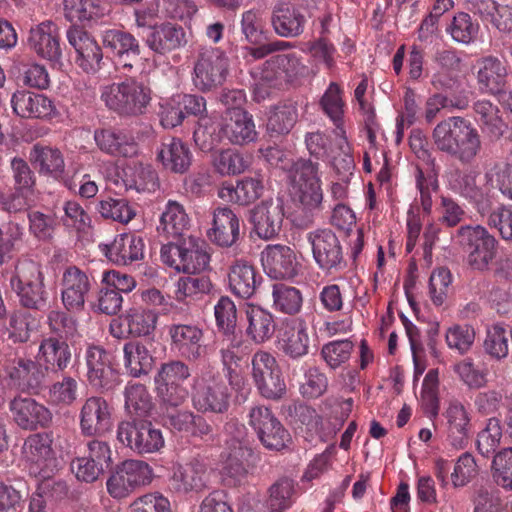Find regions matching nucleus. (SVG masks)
<instances>
[{
  "instance_id": "34",
  "label": "nucleus",
  "mask_w": 512,
  "mask_h": 512,
  "mask_svg": "<svg viewBox=\"0 0 512 512\" xmlns=\"http://www.w3.org/2000/svg\"><path fill=\"white\" fill-rule=\"evenodd\" d=\"M94 140L101 151L112 156L133 157L138 153L134 137L124 130H96Z\"/></svg>"
},
{
  "instance_id": "40",
  "label": "nucleus",
  "mask_w": 512,
  "mask_h": 512,
  "mask_svg": "<svg viewBox=\"0 0 512 512\" xmlns=\"http://www.w3.org/2000/svg\"><path fill=\"white\" fill-rule=\"evenodd\" d=\"M321 106L327 116L336 124L338 134L341 137L339 147L347 157L344 161L348 168L352 165V158L349 156V145L346 137L344 136L345 131L340 127L342 116H343V101L341 98V90L337 83L332 82L328 86L326 92L321 98Z\"/></svg>"
},
{
  "instance_id": "55",
  "label": "nucleus",
  "mask_w": 512,
  "mask_h": 512,
  "mask_svg": "<svg viewBox=\"0 0 512 512\" xmlns=\"http://www.w3.org/2000/svg\"><path fill=\"white\" fill-rule=\"evenodd\" d=\"M502 439L501 422L496 417L487 420L486 426L477 435V450L483 457L493 455L500 445Z\"/></svg>"
},
{
  "instance_id": "4",
  "label": "nucleus",
  "mask_w": 512,
  "mask_h": 512,
  "mask_svg": "<svg viewBox=\"0 0 512 512\" xmlns=\"http://www.w3.org/2000/svg\"><path fill=\"white\" fill-rule=\"evenodd\" d=\"M10 285L22 307L36 311H43L48 307V292L38 263L27 259L19 260L10 278Z\"/></svg>"
},
{
  "instance_id": "63",
  "label": "nucleus",
  "mask_w": 512,
  "mask_h": 512,
  "mask_svg": "<svg viewBox=\"0 0 512 512\" xmlns=\"http://www.w3.org/2000/svg\"><path fill=\"white\" fill-rule=\"evenodd\" d=\"M164 444L162 431L150 421L144 420L135 453L140 455L155 453L162 449Z\"/></svg>"
},
{
  "instance_id": "31",
  "label": "nucleus",
  "mask_w": 512,
  "mask_h": 512,
  "mask_svg": "<svg viewBox=\"0 0 512 512\" xmlns=\"http://www.w3.org/2000/svg\"><path fill=\"white\" fill-rule=\"evenodd\" d=\"M213 243L229 247L239 237V219L229 207H218L213 212L212 227L207 232Z\"/></svg>"
},
{
  "instance_id": "48",
  "label": "nucleus",
  "mask_w": 512,
  "mask_h": 512,
  "mask_svg": "<svg viewBox=\"0 0 512 512\" xmlns=\"http://www.w3.org/2000/svg\"><path fill=\"white\" fill-rule=\"evenodd\" d=\"M124 396L125 408L131 416L147 417L154 408L152 396L143 384L128 383Z\"/></svg>"
},
{
  "instance_id": "29",
  "label": "nucleus",
  "mask_w": 512,
  "mask_h": 512,
  "mask_svg": "<svg viewBox=\"0 0 512 512\" xmlns=\"http://www.w3.org/2000/svg\"><path fill=\"white\" fill-rule=\"evenodd\" d=\"M261 279L254 265L245 259H236L229 267V288L242 299H248L255 294Z\"/></svg>"
},
{
  "instance_id": "42",
  "label": "nucleus",
  "mask_w": 512,
  "mask_h": 512,
  "mask_svg": "<svg viewBox=\"0 0 512 512\" xmlns=\"http://www.w3.org/2000/svg\"><path fill=\"white\" fill-rule=\"evenodd\" d=\"M298 120V105L294 101H284L273 106L268 115L266 129L271 137L288 134Z\"/></svg>"
},
{
  "instance_id": "58",
  "label": "nucleus",
  "mask_w": 512,
  "mask_h": 512,
  "mask_svg": "<svg viewBox=\"0 0 512 512\" xmlns=\"http://www.w3.org/2000/svg\"><path fill=\"white\" fill-rule=\"evenodd\" d=\"M216 325L221 334L241 331L237 328V308L228 297L222 296L214 307Z\"/></svg>"
},
{
  "instance_id": "56",
  "label": "nucleus",
  "mask_w": 512,
  "mask_h": 512,
  "mask_svg": "<svg viewBox=\"0 0 512 512\" xmlns=\"http://www.w3.org/2000/svg\"><path fill=\"white\" fill-rule=\"evenodd\" d=\"M512 332L507 327L495 324L487 330L484 341V350L496 359L505 358L508 355V342Z\"/></svg>"
},
{
  "instance_id": "53",
  "label": "nucleus",
  "mask_w": 512,
  "mask_h": 512,
  "mask_svg": "<svg viewBox=\"0 0 512 512\" xmlns=\"http://www.w3.org/2000/svg\"><path fill=\"white\" fill-rule=\"evenodd\" d=\"M210 261V255L198 244L189 241L181 246L180 270L185 273H197L205 270Z\"/></svg>"
},
{
  "instance_id": "37",
  "label": "nucleus",
  "mask_w": 512,
  "mask_h": 512,
  "mask_svg": "<svg viewBox=\"0 0 512 512\" xmlns=\"http://www.w3.org/2000/svg\"><path fill=\"white\" fill-rule=\"evenodd\" d=\"M144 243L141 237L133 234L118 235L111 244L103 246L102 251L114 263L128 265L143 257Z\"/></svg>"
},
{
  "instance_id": "41",
  "label": "nucleus",
  "mask_w": 512,
  "mask_h": 512,
  "mask_svg": "<svg viewBox=\"0 0 512 512\" xmlns=\"http://www.w3.org/2000/svg\"><path fill=\"white\" fill-rule=\"evenodd\" d=\"M434 62L439 70L432 77L436 89L453 90L457 80L452 73L460 69L461 59L455 50L440 49L434 55Z\"/></svg>"
},
{
  "instance_id": "16",
  "label": "nucleus",
  "mask_w": 512,
  "mask_h": 512,
  "mask_svg": "<svg viewBox=\"0 0 512 512\" xmlns=\"http://www.w3.org/2000/svg\"><path fill=\"white\" fill-rule=\"evenodd\" d=\"M11 384L23 392L36 393L45 383L46 368L32 359L18 357L5 366Z\"/></svg>"
},
{
  "instance_id": "62",
  "label": "nucleus",
  "mask_w": 512,
  "mask_h": 512,
  "mask_svg": "<svg viewBox=\"0 0 512 512\" xmlns=\"http://www.w3.org/2000/svg\"><path fill=\"white\" fill-rule=\"evenodd\" d=\"M157 315L151 310L132 309L127 315L129 333L140 337L149 335L154 329Z\"/></svg>"
},
{
  "instance_id": "60",
  "label": "nucleus",
  "mask_w": 512,
  "mask_h": 512,
  "mask_svg": "<svg viewBox=\"0 0 512 512\" xmlns=\"http://www.w3.org/2000/svg\"><path fill=\"white\" fill-rule=\"evenodd\" d=\"M78 382L71 376H64L60 381H56L49 388V398L57 405L70 406L78 396Z\"/></svg>"
},
{
  "instance_id": "6",
  "label": "nucleus",
  "mask_w": 512,
  "mask_h": 512,
  "mask_svg": "<svg viewBox=\"0 0 512 512\" xmlns=\"http://www.w3.org/2000/svg\"><path fill=\"white\" fill-rule=\"evenodd\" d=\"M292 179L302 210L307 213L303 222V225L307 226L312 223V213L320 208L323 200L318 163L305 159L298 160L294 164Z\"/></svg>"
},
{
  "instance_id": "24",
  "label": "nucleus",
  "mask_w": 512,
  "mask_h": 512,
  "mask_svg": "<svg viewBox=\"0 0 512 512\" xmlns=\"http://www.w3.org/2000/svg\"><path fill=\"white\" fill-rule=\"evenodd\" d=\"M91 288L88 275L76 266H69L62 276L61 298L68 311H81Z\"/></svg>"
},
{
  "instance_id": "38",
  "label": "nucleus",
  "mask_w": 512,
  "mask_h": 512,
  "mask_svg": "<svg viewBox=\"0 0 512 512\" xmlns=\"http://www.w3.org/2000/svg\"><path fill=\"white\" fill-rule=\"evenodd\" d=\"M475 118L482 132L491 140H499L509 130L500 108L489 100H478L473 105Z\"/></svg>"
},
{
  "instance_id": "33",
  "label": "nucleus",
  "mask_w": 512,
  "mask_h": 512,
  "mask_svg": "<svg viewBox=\"0 0 512 512\" xmlns=\"http://www.w3.org/2000/svg\"><path fill=\"white\" fill-rule=\"evenodd\" d=\"M189 147L179 138H165L157 149V160L172 173H185L191 165Z\"/></svg>"
},
{
  "instance_id": "8",
  "label": "nucleus",
  "mask_w": 512,
  "mask_h": 512,
  "mask_svg": "<svg viewBox=\"0 0 512 512\" xmlns=\"http://www.w3.org/2000/svg\"><path fill=\"white\" fill-rule=\"evenodd\" d=\"M251 376L260 395L279 400L286 394V383L276 358L259 350L251 358Z\"/></svg>"
},
{
  "instance_id": "14",
  "label": "nucleus",
  "mask_w": 512,
  "mask_h": 512,
  "mask_svg": "<svg viewBox=\"0 0 512 512\" xmlns=\"http://www.w3.org/2000/svg\"><path fill=\"white\" fill-rule=\"evenodd\" d=\"M12 419L23 430L46 428L52 422L51 411L31 397H14L9 403Z\"/></svg>"
},
{
  "instance_id": "47",
  "label": "nucleus",
  "mask_w": 512,
  "mask_h": 512,
  "mask_svg": "<svg viewBox=\"0 0 512 512\" xmlns=\"http://www.w3.org/2000/svg\"><path fill=\"white\" fill-rule=\"evenodd\" d=\"M264 186L261 180L256 178H244L238 181L236 187H222L219 197L228 199L239 205H248L257 200L263 193Z\"/></svg>"
},
{
  "instance_id": "1",
  "label": "nucleus",
  "mask_w": 512,
  "mask_h": 512,
  "mask_svg": "<svg viewBox=\"0 0 512 512\" xmlns=\"http://www.w3.org/2000/svg\"><path fill=\"white\" fill-rule=\"evenodd\" d=\"M436 149L461 165H471L482 151V139L467 119L451 116L439 122L432 132Z\"/></svg>"
},
{
  "instance_id": "28",
  "label": "nucleus",
  "mask_w": 512,
  "mask_h": 512,
  "mask_svg": "<svg viewBox=\"0 0 512 512\" xmlns=\"http://www.w3.org/2000/svg\"><path fill=\"white\" fill-rule=\"evenodd\" d=\"M28 42L38 56L51 62L61 59L58 27L53 22L44 21L31 28Z\"/></svg>"
},
{
  "instance_id": "35",
  "label": "nucleus",
  "mask_w": 512,
  "mask_h": 512,
  "mask_svg": "<svg viewBox=\"0 0 512 512\" xmlns=\"http://www.w3.org/2000/svg\"><path fill=\"white\" fill-rule=\"evenodd\" d=\"M445 417L450 444L456 449L464 448L468 442L470 430V416L467 409L462 402L452 399L445 411Z\"/></svg>"
},
{
  "instance_id": "32",
  "label": "nucleus",
  "mask_w": 512,
  "mask_h": 512,
  "mask_svg": "<svg viewBox=\"0 0 512 512\" xmlns=\"http://www.w3.org/2000/svg\"><path fill=\"white\" fill-rule=\"evenodd\" d=\"M220 132L234 145H245L257 138V131L252 116L245 110H235L224 117Z\"/></svg>"
},
{
  "instance_id": "9",
  "label": "nucleus",
  "mask_w": 512,
  "mask_h": 512,
  "mask_svg": "<svg viewBox=\"0 0 512 512\" xmlns=\"http://www.w3.org/2000/svg\"><path fill=\"white\" fill-rule=\"evenodd\" d=\"M228 58L218 48H203L194 65L193 83L201 91H210L226 80Z\"/></svg>"
},
{
  "instance_id": "22",
  "label": "nucleus",
  "mask_w": 512,
  "mask_h": 512,
  "mask_svg": "<svg viewBox=\"0 0 512 512\" xmlns=\"http://www.w3.org/2000/svg\"><path fill=\"white\" fill-rule=\"evenodd\" d=\"M52 443V435L43 432L28 436L22 446L23 456L31 464L41 467L39 473L43 478L49 477L56 467Z\"/></svg>"
},
{
  "instance_id": "25",
  "label": "nucleus",
  "mask_w": 512,
  "mask_h": 512,
  "mask_svg": "<svg viewBox=\"0 0 512 512\" xmlns=\"http://www.w3.org/2000/svg\"><path fill=\"white\" fill-rule=\"evenodd\" d=\"M10 102L13 112L24 119H45L55 113V106L47 96L28 90L14 92Z\"/></svg>"
},
{
  "instance_id": "49",
  "label": "nucleus",
  "mask_w": 512,
  "mask_h": 512,
  "mask_svg": "<svg viewBox=\"0 0 512 512\" xmlns=\"http://www.w3.org/2000/svg\"><path fill=\"white\" fill-rule=\"evenodd\" d=\"M64 16L70 22H87L104 15L100 0H63Z\"/></svg>"
},
{
  "instance_id": "43",
  "label": "nucleus",
  "mask_w": 512,
  "mask_h": 512,
  "mask_svg": "<svg viewBox=\"0 0 512 512\" xmlns=\"http://www.w3.org/2000/svg\"><path fill=\"white\" fill-rule=\"evenodd\" d=\"M123 363L130 376L140 377L149 373L153 367L154 359L143 343L129 341L123 346Z\"/></svg>"
},
{
  "instance_id": "10",
  "label": "nucleus",
  "mask_w": 512,
  "mask_h": 512,
  "mask_svg": "<svg viewBox=\"0 0 512 512\" xmlns=\"http://www.w3.org/2000/svg\"><path fill=\"white\" fill-rule=\"evenodd\" d=\"M248 424L269 450H282L291 441L289 432L266 406H252L248 412Z\"/></svg>"
},
{
  "instance_id": "12",
  "label": "nucleus",
  "mask_w": 512,
  "mask_h": 512,
  "mask_svg": "<svg viewBox=\"0 0 512 512\" xmlns=\"http://www.w3.org/2000/svg\"><path fill=\"white\" fill-rule=\"evenodd\" d=\"M208 480L209 472L206 463L195 457L185 464H173L169 487L174 492L181 494L199 492L206 488Z\"/></svg>"
},
{
  "instance_id": "57",
  "label": "nucleus",
  "mask_w": 512,
  "mask_h": 512,
  "mask_svg": "<svg viewBox=\"0 0 512 512\" xmlns=\"http://www.w3.org/2000/svg\"><path fill=\"white\" fill-rule=\"evenodd\" d=\"M23 229L18 223L9 222L0 227V265L12 258L22 245Z\"/></svg>"
},
{
  "instance_id": "61",
  "label": "nucleus",
  "mask_w": 512,
  "mask_h": 512,
  "mask_svg": "<svg viewBox=\"0 0 512 512\" xmlns=\"http://www.w3.org/2000/svg\"><path fill=\"white\" fill-rule=\"evenodd\" d=\"M213 165L221 175H237L244 172L248 166L244 157L232 149L219 152L214 157Z\"/></svg>"
},
{
  "instance_id": "39",
  "label": "nucleus",
  "mask_w": 512,
  "mask_h": 512,
  "mask_svg": "<svg viewBox=\"0 0 512 512\" xmlns=\"http://www.w3.org/2000/svg\"><path fill=\"white\" fill-rule=\"evenodd\" d=\"M248 326L246 334L255 344L270 340L276 329V322L271 312L257 305H248L246 309Z\"/></svg>"
},
{
  "instance_id": "44",
  "label": "nucleus",
  "mask_w": 512,
  "mask_h": 512,
  "mask_svg": "<svg viewBox=\"0 0 512 512\" xmlns=\"http://www.w3.org/2000/svg\"><path fill=\"white\" fill-rule=\"evenodd\" d=\"M30 161L40 174L58 178L64 172V158L57 148L36 144L30 152Z\"/></svg>"
},
{
  "instance_id": "17",
  "label": "nucleus",
  "mask_w": 512,
  "mask_h": 512,
  "mask_svg": "<svg viewBox=\"0 0 512 512\" xmlns=\"http://www.w3.org/2000/svg\"><path fill=\"white\" fill-rule=\"evenodd\" d=\"M508 67L494 56H486L477 62V84L482 93L500 96L506 95Z\"/></svg>"
},
{
  "instance_id": "30",
  "label": "nucleus",
  "mask_w": 512,
  "mask_h": 512,
  "mask_svg": "<svg viewBox=\"0 0 512 512\" xmlns=\"http://www.w3.org/2000/svg\"><path fill=\"white\" fill-rule=\"evenodd\" d=\"M282 352L292 358L299 359L308 354L310 338L307 333L306 322L295 318L283 323L281 338Z\"/></svg>"
},
{
  "instance_id": "64",
  "label": "nucleus",
  "mask_w": 512,
  "mask_h": 512,
  "mask_svg": "<svg viewBox=\"0 0 512 512\" xmlns=\"http://www.w3.org/2000/svg\"><path fill=\"white\" fill-rule=\"evenodd\" d=\"M484 177L486 186L497 187L503 195L512 199V168L509 165L495 163Z\"/></svg>"
},
{
  "instance_id": "13",
  "label": "nucleus",
  "mask_w": 512,
  "mask_h": 512,
  "mask_svg": "<svg viewBox=\"0 0 512 512\" xmlns=\"http://www.w3.org/2000/svg\"><path fill=\"white\" fill-rule=\"evenodd\" d=\"M284 202L280 197L261 201L250 212V221L255 233L262 239L275 237L282 228Z\"/></svg>"
},
{
  "instance_id": "2",
  "label": "nucleus",
  "mask_w": 512,
  "mask_h": 512,
  "mask_svg": "<svg viewBox=\"0 0 512 512\" xmlns=\"http://www.w3.org/2000/svg\"><path fill=\"white\" fill-rule=\"evenodd\" d=\"M102 100L121 116H140L146 113L152 99V90L143 81L127 78L104 87Z\"/></svg>"
},
{
  "instance_id": "21",
  "label": "nucleus",
  "mask_w": 512,
  "mask_h": 512,
  "mask_svg": "<svg viewBox=\"0 0 512 512\" xmlns=\"http://www.w3.org/2000/svg\"><path fill=\"white\" fill-rule=\"evenodd\" d=\"M111 426V413L107 401L101 397H90L80 411V429L85 436H101Z\"/></svg>"
},
{
  "instance_id": "20",
  "label": "nucleus",
  "mask_w": 512,
  "mask_h": 512,
  "mask_svg": "<svg viewBox=\"0 0 512 512\" xmlns=\"http://www.w3.org/2000/svg\"><path fill=\"white\" fill-rule=\"evenodd\" d=\"M67 39L76 51V64L86 73L94 74L101 67L103 54L96 41L78 27H70Z\"/></svg>"
},
{
  "instance_id": "7",
  "label": "nucleus",
  "mask_w": 512,
  "mask_h": 512,
  "mask_svg": "<svg viewBox=\"0 0 512 512\" xmlns=\"http://www.w3.org/2000/svg\"><path fill=\"white\" fill-rule=\"evenodd\" d=\"M224 375L229 385L237 392L249 390L240 363L248 355V345L241 331L221 334L218 350Z\"/></svg>"
},
{
  "instance_id": "51",
  "label": "nucleus",
  "mask_w": 512,
  "mask_h": 512,
  "mask_svg": "<svg viewBox=\"0 0 512 512\" xmlns=\"http://www.w3.org/2000/svg\"><path fill=\"white\" fill-rule=\"evenodd\" d=\"M450 188L457 194L472 201L483 197L482 188L477 185V173L457 169L449 179Z\"/></svg>"
},
{
  "instance_id": "18",
  "label": "nucleus",
  "mask_w": 512,
  "mask_h": 512,
  "mask_svg": "<svg viewBox=\"0 0 512 512\" xmlns=\"http://www.w3.org/2000/svg\"><path fill=\"white\" fill-rule=\"evenodd\" d=\"M267 275L273 279H290L297 275L299 264L295 252L286 245H268L261 253Z\"/></svg>"
},
{
  "instance_id": "23",
  "label": "nucleus",
  "mask_w": 512,
  "mask_h": 512,
  "mask_svg": "<svg viewBox=\"0 0 512 512\" xmlns=\"http://www.w3.org/2000/svg\"><path fill=\"white\" fill-rule=\"evenodd\" d=\"M145 45L155 54L164 56L186 45V33L181 26L162 23L143 34Z\"/></svg>"
},
{
  "instance_id": "3",
  "label": "nucleus",
  "mask_w": 512,
  "mask_h": 512,
  "mask_svg": "<svg viewBox=\"0 0 512 512\" xmlns=\"http://www.w3.org/2000/svg\"><path fill=\"white\" fill-rule=\"evenodd\" d=\"M455 241L466 254V264L473 270H489L497 257L499 242L484 226H461L456 231Z\"/></svg>"
},
{
  "instance_id": "36",
  "label": "nucleus",
  "mask_w": 512,
  "mask_h": 512,
  "mask_svg": "<svg viewBox=\"0 0 512 512\" xmlns=\"http://www.w3.org/2000/svg\"><path fill=\"white\" fill-rule=\"evenodd\" d=\"M72 353L66 341L56 337L44 338L39 346L38 360L46 373L51 370L58 373L64 371L71 362Z\"/></svg>"
},
{
  "instance_id": "19",
  "label": "nucleus",
  "mask_w": 512,
  "mask_h": 512,
  "mask_svg": "<svg viewBox=\"0 0 512 512\" xmlns=\"http://www.w3.org/2000/svg\"><path fill=\"white\" fill-rule=\"evenodd\" d=\"M87 380L96 390H109L113 386L114 370L107 351L99 345L90 344L84 351Z\"/></svg>"
},
{
  "instance_id": "59",
  "label": "nucleus",
  "mask_w": 512,
  "mask_h": 512,
  "mask_svg": "<svg viewBox=\"0 0 512 512\" xmlns=\"http://www.w3.org/2000/svg\"><path fill=\"white\" fill-rule=\"evenodd\" d=\"M98 212L103 218L120 223H128L136 215L135 210L123 198L101 200L98 204Z\"/></svg>"
},
{
  "instance_id": "15",
  "label": "nucleus",
  "mask_w": 512,
  "mask_h": 512,
  "mask_svg": "<svg viewBox=\"0 0 512 512\" xmlns=\"http://www.w3.org/2000/svg\"><path fill=\"white\" fill-rule=\"evenodd\" d=\"M307 242L311 246L313 258L323 270L337 268L342 260V248L336 234L330 229H317L307 233Z\"/></svg>"
},
{
  "instance_id": "27",
  "label": "nucleus",
  "mask_w": 512,
  "mask_h": 512,
  "mask_svg": "<svg viewBox=\"0 0 512 512\" xmlns=\"http://www.w3.org/2000/svg\"><path fill=\"white\" fill-rule=\"evenodd\" d=\"M306 16L302 9L290 2L277 3L272 11L271 24L277 35L293 38L304 31Z\"/></svg>"
},
{
  "instance_id": "50",
  "label": "nucleus",
  "mask_w": 512,
  "mask_h": 512,
  "mask_svg": "<svg viewBox=\"0 0 512 512\" xmlns=\"http://www.w3.org/2000/svg\"><path fill=\"white\" fill-rule=\"evenodd\" d=\"M177 281L175 291L178 301L195 300L207 294L212 289V283L208 276L198 273H188Z\"/></svg>"
},
{
  "instance_id": "45",
  "label": "nucleus",
  "mask_w": 512,
  "mask_h": 512,
  "mask_svg": "<svg viewBox=\"0 0 512 512\" xmlns=\"http://www.w3.org/2000/svg\"><path fill=\"white\" fill-rule=\"evenodd\" d=\"M189 227V218L183 206L176 201H168L160 217L158 232L167 237L177 238Z\"/></svg>"
},
{
  "instance_id": "5",
  "label": "nucleus",
  "mask_w": 512,
  "mask_h": 512,
  "mask_svg": "<svg viewBox=\"0 0 512 512\" xmlns=\"http://www.w3.org/2000/svg\"><path fill=\"white\" fill-rule=\"evenodd\" d=\"M190 376V368L183 361L173 360L161 364L154 382L163 407L177 408L185 402L189 391L183 384Z\"/></svg>"
},
{
  "instance_id": "52",
  "label": "nucleus",
  "mask_w": 512,
  "mask_h": 512,
  "mask_svg": "<svg viewBox=\"0 0 512 512\" xmlns=\"http://www.w3.org/2000/svg\"><path fill=\"white\" fill-rule=\"evenodd\" d=\"M268 493L269 496L266 501L268 511L284 512L292 505L293 481L288 478H281L271 485Z\"/></svg>"
},
{
  "instance_id": "54",
  "label": "nucleus",
  "mask_w": 512,
  "mask_h": 512,
  "mask_svg": "<svg viewBox=\"0 0 512 512\" xmlns=\"http://www.w3.org/2000/svg\"><path fill=\"white\" fill-rule=\"evenodd\" d=\"M272 296L275 308L282 313L293 315L298 313L302 307L301 292L295 287L275 284Z\"/></svg>"
},
{
  "instance_id": "46",
  "label": "nucleus",
  "mask_w": 512,
  "mask_h": 512,
  "mask_svg": "<svg viewBox=\"0 0 512 512\" xmlns=\"http://www.w3.org/2000/svg\"><path fill=\"white\" fill-rule=\"evenodd\" d=\"M103 45L120 58H138L141 53L139 41L129 32L110 29L103 34Z\"/></svg>"
},
{
  "instance_id": "26",
  "label": "nucleus",
  "mask_w": 512,
  "mask_h": 512,
  "mask_svg": "<svg viewBox=\"0 0 512 512\" xmlns=\"http://www.w3.org/2000/svg\"><path fill=\"white\" fill-rule=\"evenodd\" d=\"M169 335L173 347L188 361L195 362L205 354L206 348L201 344L203 332L197 326L175 324L170 326Z\"/></svg>"
},
{
  "instance_id": "11",
  "label": "nucleus",
  "mask_w": 512,
  "mask_h": 512,
  "mask_svg": "<svg viewBox=\"0 0 512 512\" xmlns=\"http://www.w3.org/2000/svg\"><path fill=\"white\" fill-rule=\"evenodd\" d=\"M229 398L228 388L219 372L194 381L193 404L198 411L224 413L229 408Z\"/></svg>"
}]
</instances>
